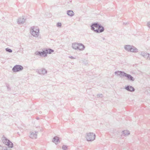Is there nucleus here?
Here are the masks:
<instances>
[{"instance_id":"nucleus-1","label":"nucleus","mask_w":150,"mask_h":150,"mask_svg":"<svg viewBox=\"0 0 150 150\" xmlns=\"http://www.w3.org/2000/svg\"><path fill=\"white\" fill-rule=\"evenodd\" d=\"M30 33L34 37H37L39 34V30L37 27H31Z\"/></svg>"},{"instance_id":"nucleus-2","label":"nucleus","mask_w":150,"mask_h":150,"mask_svg":"<svg viewBox=\"0 0 150 150\" xmlns=\"http://www.w3.org/2000/svg\"><path fill=\"white\" fill-rule=\"evenodd\" d=\"M96 137L95 134L92 132L87 133L86 135V138L88 141H92L95 139Z\"/></svg>"},{"instance_id":"nucleus-3","label":"nucleus","mask_w":150,"mask_h":150,"mask_svg":"<svg viewBox=\"0 0 150 150\" xmlns=\"http://www.w3.org/2000/svg\"><path fill=\"white\" fill-rule=\"evenodd\" d=\"M4 139H3V142L6 145H7L9 147L12 148L13 147V144L8 139L5 137H4Z\"/></svg>"},{"instance_id":"nucleus-4","label":"nucleus","mask_w":150,"mask_h":150,"mask_svg":"<svg viewBox=\"0 0 150 150\" xmlns=\"http://www.w3.org/2000/svg\"><path fill=\"white\" fill-rule=\"evenodd\" d=\"M23 69L22 66L21 65H16L13 67L12 70L13 72H18L22 71Z\"/></svg>"},{"instance_id":"nucleus-5","label":"nucleus","mask_w":150,"mask_h":150,"mask_svg":"<svg viewBox=\"0 0 150 150\" xmlns=\"http://www.w3.org/2000/svg\"><path fill=\"white\" fill-rule=\"evenodd\" d=\"M123 77H126L127 80L131 81H134L135 80L134 78L131 75L127 74L125 72V73Z\"/></svg>"},{"instance_id":"nucleus-6","label":"nucleus","mask_w":150,"mask_h":150,"mask_svg":"<svg viewBox=\"0 0 150 150\" xmlns=\"http://www.w3.org/2000/svg\"><path fill=\"white\" fill-rule=\"evenodd\" d=\"M38 132L35 131V132H30V138L33 139H36L37 137V134Z\"/></svg>"},{"instance_id":"nucleus-7","label":"nucleus","mask_w":150,"mask_h":150,"mask_svg":"<svg viewBox=\"0 0 150 150\" xmlns=\"http://www.w3.org/2000/svg\"><path fill=\"white\" fill-rule=\"evenodd\" d=\"M99 27H101V25L99 24L98 23H93L91 26V30L94 31L96 30L95 29L94 27L98 28Z\"/></svg>"},{"instance_id":"nucleus-8","label":"nucleus","mask_w":150,"mask_h":150,"mask_svg":"<svg viewBox=\"0 0 150 150\" xmlns=\"http://www.w3.org/2000/svg\"><path fill=\"white\" fill-rule=\"evenodd\" d=\"M125 89L126 90L131 92H134L135 90L134 88L133 87L130 85L125 86Z\"/></svg>"},{"instance_id":"nucleus-9","label":"nucleus","mask_w":150,"mask_h":150,"mask_svg":"<svg viewBox=\"0 0 150 150\" xmlns=\"http://www.w3.org/2000/svg\"><path fill=\"white\" fill-rule=\"evenodd\" d=\"M37 72L40 75H44L47 73V71L44 68H42L38 70Z\"/></svg>"},{"instance_id":"nucleus-10","label":"nucleus","mask_w":150,"mask_h":150,"mask_svg":"<svg viewBox=\"0 0 150 150\" xmlns=\"http://www.w3.org/2000/svg\"><path fill=\"white\" fill-rule=\"evenodd\" d=\"M104 30V27L101 25V27H98V29L95 30L94 32L96 33H100L103 32Z\"/></svg>"},{"instance_id":"nucleus-11","label":"nucleus","mask_w":150,"mask_h":150,"mask_svg":"<svg viewBox=\"0 0 150 150\" xmlns=\"http://www.w3.org/2000/svg\"><path fill=\"white\" fill-rule=\"evenodd\" d=\"M125 73V72L123 71H117L115 72V74L118 76H120V77H123Z\"/></svg>"},{"instance_id":"nucleus-12","label":"nucleus","mask_w":150,"mask_h":150,"mask_svg":"<svg viewBox=\"0 0 150 150\" xmlns=\"http://www.w3.org/2000/svg\"><path fill=\"white\" fill-rule=\"evenodd\" d=\"M25 21V19L23 17H21L18 19V24H23Z\"/></svg>"},{"instance_id":"nucleus-13","label":"nucleus","mask_w":150,"mask_h":150,"mask_svg":"<svg viewBox=\"0 0 150 150\" xmlns=\"http://www.w3.org/2000/svg\"><path fill=\"white\" fill-rule=\"evenodd\" d=\"M141 54L144 57L147 58V59H148L149 57V54L145 52H142Z\"/></svg>"},{"instance_id":"nucleus-14","label":"nucleus","mask_w":150,"mask_h":150,"mask_svg":"<svg viewBox=\"0 0 150 150\" xmlns=\"http://www.w3.org/2000/svg\"><path fill=\"white\" fill-rule=\"evenodd\" d=\"M52 142L57 144L58 142H60L59 137L57 136L54 137L53 139Z\"/></svg>"},{"instance_id":"nucleus-15","label":"nucleus","mask_w":150,"mask_h":150,"mask_svg":"<svg viewBox=\"0 0 150 150\" xmlns=\"http://www.w3.org/2000/svg\"><path fill=\"white\" fill-rule=\"evenodd\" d=\"M79 45V43H73L72 44V47L75 50L78 49Z\"/></svg>"},{"instance_id":"nucleus-16","label":"nucleus","mask_w":150,"mask_h":150,"mask_svg":"<svg viewBox=\"0 0 150 150\" xmlns=\"http://www.w3.org/2000/svg\"><path fill=\"white\" fill-rule=\"evenodd\" d=\"M67 14L70 17H72L74 15V13L73 11L68 10L67 11Z\"/></svg>"},{"instance_id":"nucleus-17","label":"nucleus","mask_w":150,"mask_h":150,"mask_svg":"<svg viewBox=\"0 0 150 150\" xmlns=\"http://www.w3.org/2000/svg\"><path fill=\"white\" fill-rule=\"evenodd\" d=\"M79 44L78 49L80 50H83L85 48L84 45L82 43H79Z\"/></svg>"},{"instance_id":"nucleus-18","label":"nucleus","mask_w":150,"mask_h":150,"mask_svg":"<svg viewBox=\"0 0 150 150\" xmlns=\"http://www.w3.org/2000/svg\"><path fill=\"white\" fill-rule=\"evenodd\" d=\"M43 53H44V52H43V51L42 52L36 51L35 52V54L37 55H39L42 57H44Z\"/></svg>"},{"instance_id":"nucleus-19","label":"nucleus","mask_w":150,"mask_h":150,"mask_svg":"<svg viewBox=\"0 0 150 150\" xmlns=\"http://www.w3.org/2000/svg\"><path fill=\"white\" fill-rule=\"evenodd\" d=\"M132 48L131 49L130 52H138V49L135 47L132 46Z\"/></svg>"},{"instance_id":"nucleus-20","label":"nucleus","mask_w":150,"mask_h":150,"mask_svg":"<svg viewBox=\"0 0 150 150\" xmlns=\"http://www.w3.org/2000/svg\"><path fill=\"white\" fill-rule=\"evenodd\" d=\"M132 46L130 45H126L125 47V49L127 51H130L131 49L132 48Z\"/></svg>"},{"instance_id":"nucleus-21","label":"nucleus","mask_w":150,"mask_h":150,"mask_svg":"<svg viewBox=\"0 0 150 150\" xmlns=\"http://www.w3.org/2000/svg\"><path fill=\"white\" fill-rule=\"evenodd\" d=\"M43 52H44V53H43L44 57L47 56V54L48 53V49H46L45 50H43Z\"/></svg>"},{"instance_id":"nucleus-22","label":"nucleus","mask_w":150,"mask_h":150,"mask_svg":"<svg viewBox=\"0 0 150 150\" xmlns=\"http://www.w3.org/2000/svg\"><path fill=\"white\" fill-rule=\"evenodd\" d=\"M122 133H123V134H124V136L128 135L130 134L129 131L127 130L123 131L122 132Z\"/></svg>"},{"instance_id":"nucleus-23","label":"nucleus","mask_w":150,"mask_h":150,"mask_svg":"<svg viewBox=\"0 0 150 150\" xmlns=\"http://www.w3.org/2000/svg\"><path fill=\"white\" fill-rule=\"evenodd\" d=\"M6 50V52H8L11 53L12 52V50L10 49L9 48H7L5 49Z\"/></svg>"},{"instance_id":"nucleus-24","label":"nucleus","mask_w":150,"mask_h":150,"mask_svg":"<svg viewBox=\"0 0 150 150\" xmlns=\"http://www.w3.org/2000/svg\"><path fill=\"white\" fill-rule=\"evenodd\" d=\"M54 52V50L50 49H48V53L49 54H51Z\"/></svg>"},{"instance_id":"nucleus-25","label":"nucleus","mask_w":150,"mask_h":150,"mask_svg":"<svg viewBox=\"0 0 150 150\" xmlns=\"http://www.w3.org/2000/svg\"><path fill=\"white\" fill-rule=\"evenodd\" d=\"M62 26V23L60 22H58L57 24V26L58 27L60 28Z\"/></svg>"},{"instance_id":"nucleus-26","label":"nucleus","mask_w":150,"mask_h":150,"mask_svg":"<svg viewBox=\"0 0 150 150\" xmlns=\"http://www.w3.org/2000/svg\"><path fill=\"white\" fill-rule=\"evenodd\" d=\"M67 148V146L65 145H63L62 146V149L64 150H66Z\"/></svg>"},{"instance_id":"nucleus-27","label":"nucleus","mask_w":150,"mask_h":150,"mask_svg":"<svg viewBox=\"0 0 150 150\" xmlns=\"http://www.w3.org/2000/svg\"><path fill=\"white\" fill-rule=\"evenodd\" d=\"M6 86L7 88V89L8 91H9L11 90V88L9 87V84H6Z\"/></svg>"},{"instance_id":"nucleus-28","label":"nucleus","mask_w":150,"mask_h":150,"mask_svg":"<svg viewBox=\"0 0 150 150\" xmlns=\"http://www.w3.org/2000/svg\"><path fill=\"white\" fill-rule=\"evenodd\" d=\"M103 94H98L97 95V96L98 97H98H103Z\"/></svg>"},{"instance_id":"nucleus-29","label":"nucleus","mask_w":150,"mask_h":150,"mask_svg":"<svg viewBox=\"0 0 150 150\" xmlns=\"http://www.w3.org/2000/svg\"><path fill=\"white\" fill-rule=\"evenodd\" d=\"M147 25L148 27L150 28V22H149L147 23Z\"/></svg>"},{"instance_id":"nucleus-30","label":"nucleus","mask_w":150,"mask_h":150,"mask_svg":"<svg viewBox=\"0 0 150 150\" xmlns=\"http://www.w3.org/2000/svg\"><path fill=\"white\" fill-rule=\"evenodd\" d=\"M69 57L70 58H71V59H76V58L75 57H73L72 56Z\"/></svg>"},{"instance_id":"nucleus-31","label":"nucleus","mask_w":150,"mask_h":150,"mask_svg":"<svg viewBox=\"0 0 150 150\" xmlns=\"http://www.w3.org/2000/svg\"><path fill=\"white\" fill-rule=\"evenodd\" d=\"M36 119L37 120H39V118L38 117H37Z\"/></svg>"},{"instance_id":"nucleus-32","label":"nucleus","mask_w":150,"mask_h":150,"mask_svg":"<svg viewBox=\"0 0 150 150\" xmlns=\"http://www.w3.org/2000/svg\"><path fill=\"white\" fill-rule=\"evenodd\" d=\"M148 59H149V60H150V57L149 56V58H148Z\"/></svg>"},{"instance_id":"nucleus-33","label":"nucleus","mask_w":150,"mask_h":150,"mask_svg":"<svg viewBox=\"0 0 150 150\" xmlns=\"http://www.w3.org/2000/svg\"><path fill=\"white\" fill-rule=\"evenodd\" d=\"M124 24H127V23H124Z\"/></svg>"},{"instance_id":"nucleus-34","label":"nucleus","mask_w":150,"mask_h":150,"mask_svg":"<svg viewBox=\"0 0 150 150\" xmlns=\"http://www.w3.org/2000/svg\"><path fill=\"white\" fill-rule=\"evenodd\" d=\"M41 112H41V111H40V113H41Z\"/></svg>"}]
</instances>
